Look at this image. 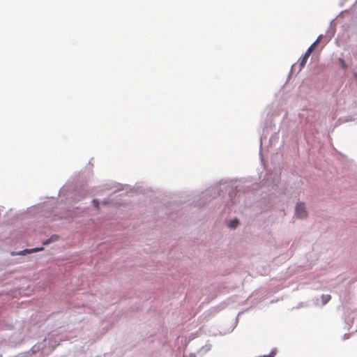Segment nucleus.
I'll list each match as a JSON object with an SVG mask.
<instances>
[{
    "mask_svg": "<svg viewBox=\"0 0 357 357\" xmlns=\"http://www.w3.org/2000/svg\"><path fill=\"white\" fill-rule=\"evenodd\" d=\"M296 215L298 218H305L307 216V212L303 203H299L296 206Z\"/></svg>",
    "mask_w": 357,
    "mask_h": 357,
    "instance_id": "nucleus-1",
    "label": "nucleus"
},
{
    "mask_svg": "<svg viewBox=\"0 0 357 357\" xmlns=\"http://www.w3.org/2000/svg\"><path fill=\"white\" fill-rule=\"evenodd\" d=\"M308 56H306V55H303V56L302 57L300 63H299V71H301L303 68L304 66H305L306 63H307V61L308 59Z\"/></svg>",
    "mask_w": 357,
    "mask_h": 357,
    "instance_id": "nucleus-2",
    "label": "nucleus"
},
{
    "mask_svg": "<svg viewBox=\"0 0 357 357\" xmlns=\"http://www.w3.org/2000/svg\"><path fill=\"white\" fill-rule=\"evenodd\" d=\"M43 250V247H40V248H33V249H25L22 252L24 255L26 253L36 252L38 251H41Z\"/></svg>",
    "mask_w": 357,
    "mask_h": 357,
    "instance_id": "nucleus-3",
    "label": "nucleus"
},
{
    "mask_svg": "<svg viewBox=\"0 0 357 357\" xmlns=\"http://www.w3.org/2000/svg\"><path fill=\"white\" fill-rule=\"evenodd\" d=\"M331 299V296L329 294H323L321 296V302L323 305L326 304Z\"/></svg>",
    "mask_w": 357,
    "mask_h": 357,
    "instance_id": "nucleus-4",
    "label": "nucleus"
},
{
    "mask_svg": "<svg viewBox=\"0 0 357 357\" xmlns=\"http://www.w3.org/2000/svg\"><path fill=\"white\" fill-rule=\"evenodd\" d=\"M238 220L234 219L228 223V227L231 229H234L238 226Z\"/></svg>",
    "mask_w": 357,
    "mask_h": 357,
    "instance_id": "nucleus-5",
    "label": "nucleus"
},
{
    "mask_svg": "<svg viewBox=\"0 0 357 357\" xmlns=\"http://www.w3.org/2000/svg\"><path fill=\"white\" fill-rule=\"evenodd\" d=\"M57 238H58V236H56V235H53V236H52L50 238H48L47 240H46L45 241H44L43 244L44 245H47V244H49L50 243L53 242V241H54L57 240Z\"/></svg>",
    "mask_w": 357,
    "mask_h": 357,
    "instance_id": "nucleus-6",
    "label": "nucleus"
},
{
    "mask_svg": "<svg viewBox=\"0 0 357 357\" xmlns=\"http://www.w3.org/2000/svg\"><path fill=\"white\" fill-rule=\"evenodd\" d=\"M321 38V36H319V37L317 38V39L316 40V41H315V42H314V43L310 45V47L312 50H314L315 49V47H317V45H318V43L320 42Z\"/></svg>",
    "mask_w": 357,
    "mask_h": 357,
    "instance_id": "nucleus-7",
    "label": "nucleus"
},
{
    "mask_svg": "<svg viewBox=\"0 0 357 357\" xmlns=\"http://www.w3.org/2000/svg\"><path fill=\"white\" fill-rule=\"evenodd\" d=\"M339 62H340V66L343 68V69H347V65L346 64L345 61H344L343 59H339Z\"/></svg>",
    "mask_w": 357,
    "mask_h": 357,
    "instance_id": "nucleus-8",
    "label": "nucleus"
},
{
    "mask_svg": "<svg viewBox=\"0 0 357 357\" xmlns=\"http://www.w3.org/2000/svg\"><path fill=\"white\" fill-rule=\"evenodd\" d=\"M314 50H312L310 47H309L306 52L305 53V55H306V56H308L310 57V54L312 53Z\"/></svg>",
    "mask_w": 357,
    "mask_h": 357,
    "instance_id": "nucleus-9",
    "label": "nucleus"
},
{
    "mask_svg": "<svg viewBox=\"0 0 357 357\" xmlns=\"http://www.w3.org/2000/svg\"><path fill=\"white\" fill-rule=\"evenodd\" d=\"M93 203L95 204V206H96V207H98V201H97L96 199H93Z\"/></svg>",
    "mask_w": 357,
    "mask_h": 357,
    "instance_id": "nucleus-10",
    "label": "nucleus"
}]
</instances>
